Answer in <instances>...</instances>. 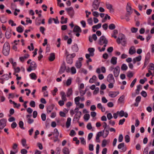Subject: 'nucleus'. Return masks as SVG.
Wrapping results in <instances>:
<instances>
[{
  "label": "nucleus",
  "instance_id": "1",
  "mask_svg": "<svg viewBox=\"0 0 154 154\" xmlns=\"http://www.w3.org/2000/svg\"><path fill=\"white\" fill-rule=\"evenodd\" d=\"M116 42L118 44H121L123 46H125L126 44V40L125 35L121 34L120 35V37H118L116 40Z\"/></svg>",
  "mask_w": 154,
  "mask_h": 154
},
{
  "label": "nucleus",
  "instance_id": "2",
  "mask_svg": "<svg viewBox=\"0 0 154 154\" xmlns=\"http://www.w3.org/2000/svg\"><path fill=\"white\" fill-rule=\"evenodd\" d=\"M10 49V45L9 43L7 42H5L3 47L2 50L3 54L5 56L8 55L9 54Z\"/></svg>",
  "mask_w": 154,
  "mask_h": 154
},
{
  "label": "nucleus",
  "instance_id": "3",
  "mask_svg": "<svg viewBox=\"0 0 154 154\" xmlns=\"http://www.w3.org/2000/svg\"><path fill=\"white\" fill-rule=\"evenodd\" d=\"M37 66L34 61H32L30 63V65L29 68L27 69V70L28 72H30L32 70H35Z\"/></svg>",
  "mask_w": 154,
  "mask_h": 154
},
{
  "label": "nucleus",
  "instance_id": "4",
  "mask_svg": "<svg viewBox=\"0 0 154 154\" xmlns=\"http://www.w3.org/2000/svg\"><path fill=\"white\" fill-rule=\"evenodd\" d=\"M108 41L105 36H102L100 38L98 41V44L100 45H103L104 43H108Z\"/></svg>",
  "mask_w": 154,
  "mask_h": 154
},
{
  "label": "nucleus",
  "instance_id": "5",
  "mask_svg": "<svg viewBox=\"0 0 154 154\" xmlns=\"http://www.w3.org/2000/svg\"><path fill=\"white\" fill-rule=\"evenodd\" d=\"M65 10L67 12L69 15L71 17H72L74 14V11L72 7L65 8Z\"/></svg>",
  "mask_w": 154,
  "mask_h": 154
},
{
  "label": "nucleus",
  "instance_id": "6",
  "mask_svg": "<svg viewBox=\"0 0 154 154\" xmlns=\"http://www.w3.org/2000/svg\"><path fill=\"white\" fill-rule=\"evenodd\" d=\"M126 10L128 13L127 14L130 15L133 12V9L131 7V4L128 3L126 6Z\"/></svg>",
  "mask_w": 154,
  "mask_h": 154
},
{
  "label": "nucleus",
  "instance_id": "7",
  "mask_svg": "<svg viewBox=\"0 0 154 154\" xmlns=\"http://www.w3.org/2000/svg\"><path fill=\"white\" fill-rule=\"evenodd\" d=\"M81 115L82 112H77V113H76L73 119V121H75L79 122V120L81 117Z\"/></svg>",
  "mask_w": 154,
  "mask_h": 154
},
{
  "label": "nucleus",
  "instance_id": "8",
  "mask_svg": "<svg viewBox=\"0 0 154 154\" xmlns=\"http://www.w3.org/2000/svg\"><path fill=\"white\" fill-rule=\"evenodd\" d=\"M120 68L119 66H117L114 68L113 71V74L115 77H117L119 75Z\"/></svg>",
  "mask_w": 154,
  "mask_h": 154
},
{
  "label": "nucleus",
  "instance_id": "9",
  "mask_svg": "<svg viewBox=\"0 0 154 154\" xmlns=\"http://www.w3.org/2000/svg\"><path fill=\"white\" fill-rule=\"evenodd\" d=\"M6 119H2L0 120V129H2L6 125Z\"/></svg>",
  "mask_w": 154,
  "mask_h": 154
},
{
  "label": "nucleus",
  "instance_id": "10",
  "mask_svg": "<svg viewBox=\"0 0 154 154\" xmlns=\"http://www.w3.org/2000/svg\"><path fill=\"white\" fill-rule=\"evenodd\" d=\"M107 81L109 82H115V80L112 74H110L108 75L107 78Z\"/></svg>",
  "mask_w": 154,
  "mask_h": 154
},
{
  "label": "nucleus",
  "instance_id": "11",
  "mask_svg": "<svg viewBox=\"0 0 154 154\" xmlns=\"http://www.w3.org/2000/svg\"><path fill=\"white\" fill-rule=\"evenodd\" d=\"M100 1L99 0H95L93 4V6L95 10H97L99 6Z\"/></svg>",
  "mask_w": 154,
  "mask_h": 154
},
{
  "label": "nucleus",
  "instance_id": "12",
  "mask_svg": "<svg viewBox=\"0 0 154 154\" xmlns=\"http://www.w3.org/2000/svg\"><path fill=\"white\" fill-rule=\"evenodd\" d=\"M117 112L120 117H122L123 116H124L126 118L128 117V114L127 112L125 113L123 110H122L120 111H118Z\"/></svg>",
  "mask_w": 154,
  "mask_h": 154
},
{
  "label": "nucleus",
  "instance_id": "13",
  "mask_svg": "<svg viewBox=\"0 0 154 154\" xmlns=\"http://www.w3.org/2000/svg\"><path fill=\"white\" fill-rule=\"evenodd\" d=\"M60 94L61 96L62 100L66 101L67 99L66 98V95L65 93L63 91H62L60 92Z\"/></svg>",
  "mask_w": 154,
  "mask_h": 154
},
{
  "label": "nucleus",
  "instance_id": "14",
  "mask_svg": "<svg viewBox=\"0 0 154 154\" xmlns=\"http://www.w3.org/2000/svg\"><path fill=\"white\" fill-rule=\"evenodd\" d=\"M11 29H8L6 31L5 33V36L7 38L9 39L11 37Z\"/></svg>",
  "mask_w": 154,
  "mask_h": 154
},
{
  "label": "nucleus",
  "instance_id": "15",
  "mask_svg": "<svg viewBox=\"0 0 154 154\" xmlns=\"http://www.w3.org/2000/svg\"><path fill=\"white\" fill-rule=\"evenodd\" d=\"M136 52V50L134 46H131L129 49V53L131 55H132Z\"/></svg>",
  "mask_w": 154,
  "mask_h": 154
},
{
  "label": "nucleus",
  "instance_id": "16",
  "mask_svg": "<svg viewBox=\"0 0 154 154\" xmlns=\"http://www.w3.org/2000/svg\"><path fill=\"white\" fill-rule=\"evenodd\" d=\"M66 69V66L65 64H62L60 67L59 73L60 74H62L63 73Z\"/></svg>",
  "mask_w": 154,
  "mask_h": 154
},
{
  "label": "nucleus",
  "instance_id": "17",
  "mask_svg": "<svg viewBox=\"0 0 154 154\" xmlns=\"http://www.w3.org/2000/svg\"><path fill=\"white\" fill-rule=\"evenodd\" d=\"M106 5L107 9L109 10L110 12H114V10L112 8V5L109 4H106Z\"/></svg>",
  "mask_w": 154,
  "mask_h": 154
},
{
  "label": "nucleus",
  "instance_id": "18",
  "mask_svg": "<svg viewBox=\"0 0 154 154\" xmlns=\"http://www.w3.org/2000/svg\"><path fill=\"white\" fill-rule=\"evenodd\" d=\"M102 135L103 136L102 131H100L97 134L96 138V141L97 142L99 143L100 142L99 138Z\"/></svg>",
  "mask_w": 154,
  "mask_h": 154
},
{
  "label": "nucleus",
  "instance_id": "19",
  "mask_svg": "<svg viewBox=\"0 0 154 154\" xmlns=\"http://www.w3.org/2000/svg\"><path fill=\"white\" fill-rule=\"evenodd\" d=\"M73 31L74 32L80 33L82 32V30L80 27L78 26H76L74 27Z\"/></svg>",
  "mask_w": 154,
  "mask_h": 154
},
{
  "label": "nucleus",
  "instance_id": "20",
  "mask_svg": "<svg viewBox=\"0 0 154 154\" xmlns=\"http://www.w3.org/2000/svg\"><path fill=\"white\" fill-rule=\"evenodd\" d=\"M102 132L103 134V137L104 138L106 137L109 134V130L106 129H104Z\"/></svg>",
  "mask_w": 154,
  "mask_h": 154
},
{
  "label": "nucleus",
  "instance_id": "21",
  "mask_svg": "<svg viewBox=\"0 0 154 154\" xmlns=\"http://www.w3.org/2000/svg\"><path fill=\"white\" fill-rule=\"evenodd\" d=\"M29 55L28 54H26L24 56L20 57L19 59L21 62H23L27 59L29 57Z\"/></svg>",
  "mask_w": 154,
  "mask_h": 154
},
{
  "label": "nucleus",
  "instance_id": "22",
  "mask_svg": "<svg viewBox=\"0 0 154 154\" xmlns=\"http://www.w3.org/2000/svg\"><path fill=\"white\" fill-rule=\"evenodd\" d=\"M141 59V56L139 55L138 56L134 58L133 60V62L134 64L136 63L137 61H140Z\"/></svg>",
  "mask_w": 154,
  "mask_h": 154
},
{
  "label": "nucleus",
  "instance_id": "23",
  "mask_svg": "<svg viewBox=\"0 0 154 154\" xmlns=\"http://www.w3.org/2000/svg\"><path fill=\"white\" fill-rule=\"evenodd\" d=\"M118 94L115 91H110L109 93V96L111 97H116Z\"/></svg>",
  "mask_w": 154,
  "mask_h": 154
},
{
  "label": "nucleus",
  "instance_id": "24",
  "mask_svg": "<svg viewBox=\"0 0 154 154\" xmlns=\"http://www.w3.org/2000/svg\"><path fill=\"white\" fill-rule=\"evenodd\" d=\"M118 34V31L116 29H114L113 30L112 33L111 34V37L116 38L117 37L116 35Z\"/></svg>",
  "mask_w": 154,
  "mask_h": 154
},
{
  "label": "nucleus",
  "instance_id": "25",
  "mask_svg": "<svg viewBox=\"0 0 154 154\" xmlns=\"http://www.w3.org/2000/svg\"><path fill=\"white\" fill-rule=\"evenodd\" d=\"M117 58L115 57H112L111 60V63L113 65H116L117 63Z\"/></svg>",
  "mask_w": 154,
  "mask_h": 154
},
{
  "label": "nucleus",
  "instance_id": "26",
  "mask_svg": "<svg viewBox=\"0 0 154 154\" xmlns=\"http://www.w3.org/2000/svg\"><path fill=\"white\" fill-rule=\"evenodd\" d=\"M31 116L30 115H27L26 118L28 119L27 122L29 124H32L34 122V120L32 119H30Z\"/></svg>",
  "mask_w": 154,
  "mask_h": 154
},
{
  "label": "nucleus",
  "instance_id": "27",
  "mask_svg": "<svg viewBox=\"0 0 154 154\" xmlns=\"http://www.w3.org/2000/svg\"><path fill=\"white\" fill-rule=\"evenodd\" d=\"M73 91L71 88H69L66 93V96L67 97H69L72 94Z\"/></svg>",
  "mask_w": 154,
  "mask_h": 154
},
{
  "label": "nucleus",
  "instance_id": "28",
  "mask_svg": "<svg viewBox=\"0 0 154 154\" xmlns=\"http://www.w3.org/2000/svg\"><path fill=\"white\" fill-rule=\"evenodd\" d=\"M71 121V118L69 117L67 118L66 123V127L67 128H68L70 126Z\"/></svg>",
  "mask_w": 154,
  "mask_h": 154
},
{
  "label": "nucleus",
  "instance_id": "29",
  "mask_svg": "<svg viewBox=\"0 0 154 154\" xmlns=\"http://www.w3.org/2000/svg\"><path fill=\"white\" fill-rule=\"evenodd\" d=\"M62 151L64 154H69L70 152L69 149L66 147L63 148Z\"/></svg>",
  "mask_w": 154,
  "mask_h": 154
},
{
  "label": "nucleus",
  "instance_id": "30",
  "mask_svg": "<svg viewBox=\"0 0 154 154\" xmlns=\"http://www.w3.org/2000/svg\"><path fill=\"white\" fill-rule=\"evenodd\" d=\"M94 48H88V51L89 52L91 56H93L94 55Z\"/></svg>",
  "mask_w": 154,
  "mask_h": 154
},
{
  "label": "nucleus",
  "instance_id": "31",
  "mask_svg": "<svg viewBox=\"0 0 154 154\" xmlns=\"http://www.w3.org/2000/svg\"><path fill=\"white\" fill-rule=\"evenodd\" d=\"M29 75L31 79L32 80H35L37 77L36 74L34 72L31 73Z\"/></svg>",
  "mask_w": 154,
  "mask_h": 154
},
{
  "label": "nucleus",
  "instance_id": "32",
  "mask_svg": "<svg viewBox=\"0 0 154 154\" xmlns=\"http://www.w3.org/2000/svg\"><path fill=\"white\" fill-rule=\"evenodd\" d=\"M55 58V55L54 53H51L50 54V56L48 58L49 60L51 61H53Z\"/></svg>",
  "mask_w": 154,
  "mask_h": 154
},
{
  "label": "nucleus",
  "instance_id": "33",
  "mask_svg": "<svg viewBox=\"0 0 154 154\" xmlns=\"http://www.w3.org/2000/svg\"><path fill=\"white\" fill-rule=\"evenodd\" d=\"M72 48L74 52H77L79 50L78 47L76 44H75L73 45L72 47Z\"/></svg>",
  "mask_w": 154,
  "mask_h": 154
},
{
  "label": "nucleus",
  "instance_id": "34",
  "mask_svg": "<svg viewBox=\"0 0 154 154\" xmlns=\"http://www.w3.org/2000/svg\"><path fill=\"white\" fill-rule=\"evenodd\" d=\"M82 66L81 62L79 61H77L75 64V66L77 69L80 68Z\"/></svg>",
  "mask_w": 154,
  "mask_h": 154
},
{
  "label": "nucleus",
  "instance_id": "35",
  "mask_svg": "<svg viewBox=\"0 0 154 154\" xmlns=\"http://www.w3.org/2000/svg\"><path fill=\"white\" fill-rule=\"evenodd\" d=\"M67 18H64V17L62 16L61 18V21H60V23L62 24L66 23H67Z\"/></svg>",
  "mask_w": 154,
  "mask_h": 154
},
{
  "label": "nucleus",
  "instance_id": "36",
  "mask_svg": "<svg viewBox=\"0 0 154 154\" xmlns=\"http://www.w3.org/2000/svg\"><path fill=\"white\" fill-rule=\"evenodd\" d=\"M66 60L67 63L68 64H71L72 63L73 59L70 57H66Z\"/></svg>",
  "mask_w": 154,
  "mask_h": 154
},
{
  "label": "nucleus",
  "instance_id": "37",
  "mask_svg": "<svg viewBox=\"0 0 154 154\" xmlns=\"http://www.w3.org/2000/svg\"><path fill=\"white\" fill-rule=\"evenodd\" d=\"M97 79V77L95 75H94L93 76L92 78L90 79L89 82L91 83H93Z\"/></svg>",
  "mask_w": 154,
  "mask_h": 154
},
{
  "label": "nucleus",
  "instance_id": "38",
  "mask_svg": "<svg viewBox=\"0 0 154 154\" xmlns=\"http://www.w3.org/2000/svg\"><path fill=\"white\" fill-rule=\"evenodd\" d=\"M80 100V97H77L75 98L74 101L75 104L78 105L79 104V101Z\"/></svg>",
  "mask_w": 154,
  "mask_h": 154
},
{
  "label": "nucleus",
  "instance_id": "39",
  "mask_svg": "<svg viewBox=\"0 0 154 154\" xmlns=\"http://www.w3.org/2000/svg\"><path fill=\"white\" fill-rule=\"evenodd\" d=\"M2 79L3 80H8L10 78L8 74H4L2 76Z\"/></svg>",
  "mask_w": 154,
  "mask_h": 154
},
{
  "label": "nucleus",
  "instance_id": "40",
  "mask_svg": "<svg viewBox=\"0 0 154 154\" xmlns=\"http://www.w3.org/2000/svg\"><path fill=\"white\" fill-rule=\"evenodd\" d=\"M16 30L17 32L19 33H22L23 31V29L20 25L17 28Z\"/></svg>",
  "mask_w": 154,
  "mask_h": 154
},
{
  "label": "nucleus",
  "instance_id": "41",
  "mask_svg": "<svg viewBox=\"0 0 154 154\" xmlns=\"http://www.w3.org/2000/svg\"><path fill=\"white\" fill-rule=\"evenodd\" d=\"M128 69V66L125 64H123L122 65L121 69L122 70L126 71Z\"/></svg>",
  "mask_w": 154,
  "mask_h": 154
},
{
  "label": "nucleus",
  "instance_id": "42",
  "mask_svg": "<svg viewBox=\"0 0 154 154\" xmlns=\"http://www.w3.org/2000/svg\"><path fill=\"white\" fill-rule=\"evenodd\" d=\"M116 28V26L114 24L112 23L109 26V28L110 30H113Z\"/></svg>",
  "mask_w": 154,
  "mask_h": 154
},
{
  "label": "nucleus",
  "instance_id": "43",
  "mask_svg": "<svg viewBox=\"0 0 154 154\" xmlns=\"http://www.w3.org/2000/svg\"><path fill=\"white\" fill-rule=\"evenodd\" d=\"M101 25H102V24L101 23H99L96 25L93 26H92V28H95L96 29H98L101 27Z\"/></svg>",
  "mask_w": 154,
  "mask_h": 154
},
{
  "label": "nucleus",
  "instance_id": "44",
  "mask_svg": "<svg viewBox=\"0 0 154 154\" xmlns=\"http://www.w3.org/2000/svg\"><path fill=\"white\" fill-rule=\"evenodd\" d=\"M133 76V74L132 72L130 71L128 72L127 73V76L128 77L131 78Z\"/></svg>",
  "mask_w": 154,
  "mask_h": 154
},
{
  "label": "nucleus",
  "instance_id": "45",
  "mask_svg": "<svg viewBox=\"0 0 154 154\" xmlns=\"http://www.w3.org/2000/svg\"><path fill=\"white\" fill-rule=\"evenodd\" d=\"M21 143L22 145L24 147H25L27 145L26 144V140L25 139H23L21 140Z\"/></svg>",
  "mask_w": 154,
  "mask_h": 154
},
{
  "label": "nucleus",
  "instance_id": "46",
  "mask_svg": "<svg viewBox=\"0 0 154 154\" xmlns=\"http://www.w3.org/2000/svg\"><path fill=\"white\" fill-rule=\"evenodd\" d=\"M107 18H108V20H110V16H109L107 14H106V16L105 17L104 19L102 20V22H105L106 20H107Z\"/></svg>",
  "mask_w": 154,
  "mask_h": 154
},
{
  "label": "nucleus",
  "instance_id": "47",
  "mask_svg": "<svg viewBox=\"0 0 154 154\" xmlns=\"http://www.w3.org/2000/svg\"><path fill=\"white\" fill-rule=\"evenodd\" d=\"M71 71L72 74H75L76 73V69L74 67H72L71 68Z\"/></svg>",
  "mask_w": 154,
  "mask_h": 154
},
{
  "label": "nucleus",
  "instance_id": "48",
  "mask_svg": "<svg viewBox=\"0 0 154 154\" xmlns=\"http://www.w3.org/2000/svg\"><path fill=\"white\" fill-rule=\"evenodd\" d=\"M19 125L20 127L21 128L23 129H25V128L23 127V123L22 121H20L19 123Z\"/></svg>",
  "mask_w": 154,
  "mask_h": 154
},
{
  "label": "nucleus",
  "instance_id": "49",
  "mask_svg": "<svg viewBox=\"0 0 154 154\" xmlns=\"http://www.w3.org/2000/svg\"><path fill=\"white\" fill-rule=\"evenodd\" d=\"M72 82V79L71 78L68 79L66 82V85L67 86H69Z\"/></svg>",
  "mask_w": 154,
  "mask_h": 154
},
{
  "label": "nucleus",
  "instance_id": "50",
  "mask_svg": "<svg viewBox=\"0 0 154 154\" xmlns=\"http://www.w3.org/2000/svg\"><path fill=\"white\" fill-rule=\"evenodd\" d=\"M107 141L105 139L103 140L102 142V146L103 147H105L107 144Z\"/></svg>",
  "mask_w": 154,
  "mask_h": 154
},
{
  "label": "nucleus",
  "instance_id": "51",
  "mask_svg": "<svg viewBox=\"0 0 154 154\" xmlns=\"http://www.w3.org/2000/svg\"><path fill=\"white\" fill-rule=\"evenodd\" d=\"M141 88V85H139L137 87V89L136 90V93L138 94L139 93L140 91V89Z\"/></svg>",
  "mask_w": 154,
  "mask_h": 154
},
{
  "label": "nucleus",
  "instance_id": "52",
  "mask_svg": "<svg viewBox=\"0 0 154 154\" xmlns=\"http://www.w3.org/2000/svg\"><path fill=\"white\" fill-rule=\"evenodd\" d=\"M9 61L12 63L14 66H16L17 65V63L16 62H14L13 59L12 58H11L9 59Z\"/></svg>",
  "mask_w": 154,
  "mask_h": 154
},
{
  "label": "nucleus",
  "instance_id": "53",
  "mask_svg": "<svg viewBox=\"0 0 154 154\" xmlns=\"http://www.w3.org/2000/svg\"><path fill=\"white\" fill-rule=\"evenodd\" d=\"M84 118L85 120H88L90 118V115L89 114H85L84 116Z\"/></svg>",
  "mask_w": 154,
  "mask_h": 154
},
{
  "label": "nucleus",
  "instance_id": "54",
  "mask_svg": "<svg viewBox=\"0 0 154 154\" xmlns=\"http://www.w3.org/2000/svg\"><path fill=\"white\" fill-rule=\"evenodd\" d=\"M137 81V79L135 78L132 82L131 83V85H130V87L131 88H132L134 87V85L135 84V83Z\"/></svg>",
  "mask_w": 154,
  "mask_h": 154
},
{
  "label": "nucleus",
  "instance_id": "55",
  "mask_svg": "<svg viewBox=\"0 0 154 154\" xmlns=\"http://www.w3.org/2000/svg\"><path fill=\"white\" fill-rule=\"evenodd\" d=\"M123 139V135L122 134H120L119 135V138H118V141L119 142H122Z\"/></svg>",
  "mask_w": 154,
  "mask_h": 154
},
{
  "label": "nucleus",
  "instance_id": "56",
  "mask_svg": "<svg viewBox=\"0 0 154 154\" xmlns=\"http://www.w3.org/2000/svg\"><path fill=\"white\" fill-rule=\"evenodd\" d=\"M87 22L89 25H92L93 24V20L91 18L88 19L87 20Z\"/></svg>",
  "mask_w": 154,
  "mask_h": 154
},
{
  "label": "nucleus",
  "instance_id": "57",
  "mask_svg": "<svg viewBox=\"0 0 154 154\" xmlns=\"http://www.w3.org/2000/svg\"><path fill=\"white\" fill-rule=\"evenodd\" d=\"M45 28H44V27L43 26H41L40 27V31L43 35H45V33L44 32V31H45Z\"/></svg>",
  "mask_w": 154,
  "mask_h": 154
},
{
  "label": "nucleus",
  "instance_id": "58",
  "mask_svg": "<svg viewBox=\"0 0 154 154\" xmlns=\"http://www.w3.org/2000/svg\"><path fill=\"white\" fill-rule=\"evenodd\" d=\"M29 105L31 107H34L35 106V103L34 101L32 100L30 102Z\"/></svg>",
  "mask_w": 154,
  "mask_h": 154
},
{
  "label": "nucleus",
  "instance_id": "59",
  "mask_svg": "<svg viewBox=\"0 0 154 154\" xmlns=\"http://www.w3.org/2000/svg\"><path fill=\"white\" fill-rule=\"evenodd\" d=\"M125 140L126 143H128L130 141V137L128 135H127L125 136Z\"/></svg>",
  "mask_w": 154,
  "mask_h": 154
},
{
  "label": "nucleus",
  "instance_id": "60",
  "mask_svg": "<svg viewBox=\"0 0 154 154\" xmlns=\"http://www.w3.org/2000/svg\"><path fill=\"white\" fill-rule=\"evenodd\" d=\"M138 29L136 28L132 27L131 28V31L132 33H135L137 32Z\"/></svg>",
  "mask_w": 154,
  "mask_h": 154
},
{
  "label": "nucleus",
  "instance_id": "61",
  "mask_svg": "<svg viewBox=\"0 0 154 154\" xmlns=\"http://www.w3.org/2000/svg\"><path fill=\"white\" fill-rule=\"evenodd\" d=\"M89 150L91 151L94 150V145L92 144H90L89 145Z\"/></svg>",
  "mask_w": 154,
  "mask_h": 154
},
{
  "label": "nucleus",
  "instance_id": "62",
  "mask_svg": "<svg viewBox=\"0 0 154 154\" xmlns=\"http://www.w3.org/2000/svg\"><path fill=\"white\" fill-rule=\"evenodd\" d=\"M149 69L154 70V64L152 63H150L149 65Z\"/></svg>",
  "mask_w": 154,
  "mask_h": 154
},
{
  "label": "nucleus",
  "instance_id": "63",
  "mask_svg": "<svg viewBox=\"0 0 154 154\" xmlns=\"http://www.w3.org/2000/svg\"><path fill=\"white\" fill-rule=\"evenodd\" d=\"M0 21L1 22L4 23L6 22V18L4 17H2L0 18Z\"/></svg>",
  "mask_w": 154,
  "mask_h": 154
},
{
  "label": "nucleus",
  "instance_id": "64",
  "mask_svg": "<svg viewBox=\"0 0 154 154\" xmlns=\"http://www.w3.org/2000/svg\"><path fill=\"white\" fill-rule=\"evenodd\" d=\"M141 94L143 97H145L147 96V93L146 91H142L141 93Z\"/></svg>",
  "mask_w": 154,
  "mask_h": 154
}]
</instances>
